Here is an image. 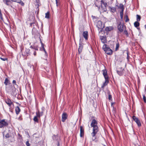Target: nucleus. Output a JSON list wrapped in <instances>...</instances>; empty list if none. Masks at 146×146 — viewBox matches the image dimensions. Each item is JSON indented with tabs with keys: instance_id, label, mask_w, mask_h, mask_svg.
I'll return each mask as SVG.
<instances>
[{
	"instance_id": "16",
	"label": "nucleus",
	"mask_w": 146,
	"mask_h": 146,
	"mask_svg": "<svg viewBox=\"0 0 146 146\" xmlns=\"http://www.w3.org/2000/svg\"><path fill=\"white\" fill-rule=\"evenodd\" d=\"M84 37L85 38L86 40L88 39V33L87 31H84L83 32L82 34Z\"/></svg>"
},
{
	"instance_id": "48",
	"label": "nucleus",
	"mask_w": 146,
	"mask_h": 146,
	"mask_svg": "<svg viewBox=\"0 0 146 146\" xmlns=\"http://www.w3.org/2000/svg\"><path fill=\"white\" fill-rule=\"evenodd\" d=\"M43 50L44 52H45V55H46V56H47V52L45 50V49L44 50Z\"/></svg>"
},
{
	"instance_id": "33",
	"label": "nucleus",
	"mask_w": 146,
	"mask_h": 146,
	"mask_svg": "<svg viewBox=\"0 0 146 146\" xmlns=\"http://www.w3.org/2000/svg\"><path fill=\"white\" fill-rule=\"evenodd\" d=\"M108 99L110 100L111 101L112 100V96L110 94V92H108Z\"/></svg>"
},
{
	"instance_id": "28",
	"label": "nucleus",
	"mask_w": 146,
	"mask_h": 146,
	"mask_svg": "<svg viewBox=\"0 0 146 146\" xmlns=\"http://www.w3.org/2000/svg\"><path fill=\"white\" fill-rule=\"evenodd\" d=\"M139 21H136L134 23V26L136 27H139V23L138 22Z\"/></svg>"
},
{
	"instance_id": "46",
	"label": "nucleus",
	"mask_w": 146,
	"mask_h": 146,
	"mask_svg": "<svg viewBox=\"0 0 146 146\" xmlns=\"http://www.w3.org/2000/svg\"><path fill=\"white\" fill-rule=\"evenodd\" d=\"M114 104V103L112 102L111 104V106L113 108H114V106H113V104Z\"/></svg>"
},
{
	"instance_id": "7",
	"label": "nucleus",
	"mask_w": 146,
	"mask_h": 146,
	"mask_svg": "<svg viewBox=\"0 0 146 146\" xmlns=\"http://www.w3.org/2000/svg\"><path fill=\"white\" fill-rule=\"evenodd\" d=\"M117 72L119 75L122 76L124 73V69L122 67L118 68L117 70Z\"/></svg>"
},
{
	"instance_id": "19",
	"label": "nucleus",
	"mask_w": 146,
	"mask_h": 146,
	"mask_svg": "<svg viewBox=\"0 0 146 146\" xmlns=\"http://www.w3.org/2000/svg\"><path fill=\"white\" fill-rule=\"evenodd\" d=\"M103 74L105 79L109 78L107 75V71L106 70H103Z\"/></svg>"
},
{
	"instance_id": "15",
	"label": "nucleus",
	"mask_w": 146,
	"mask_h": 146,
	"mask_svg": "<svg viewBox=\"0 0 146 146\" xmlns=\"http://www.w3.org/2000/svg\"><path fill=\"white\" fill-rule=\"evenodd\" d=\"M105 79V82L104 83L101 87V88H104L107 85L109 82V78Z\"/></svg>"
},
{
	"instance_id": "12",
	"label": "nucleus",
	"mask_w": 146,
	"mask_h": 146,
	"mask_svg": "<svg viewBox=\"0 0 146 146\" xmlns=\"http://www.w3.org/2000/svg\"><path fill=\"white\" fill-rule=\"evenodd\" d=\"M80 136L81 137H84V129L82 126H80Z\"/></svg>"
},
{
	"instance_id": "17",
	"label": "nucleus",
	"mask_w": 146,
	"mask_h": 146,
	"mask_svg": "<svg viewBox=\"0 0 146 146\" xmlns=\"http://www.w3.org/2000/svg\"><path fill=\"white\" fill-rule=\"evenodd\" d=\"M83 48V45H82V43L81 42H80L79 43V46L78 49L79 54H80L82 52Z\"/></svg>"
},
{
	"instance_id": "53",
	"label": "nucleus",
	"mask_w": 146,
	"mask_h": 146,
	"mask_svg": "<svg viewBox=\"0 0 146 146\" xmlns=\"http://www.w3.org/2000/svg\"><path fill=\"white\" fill-rule=\"evenodd\" d=\"M33 29H32V33H33Z\"/></svg>"
},
{
	"instance_id": "18",
	"label": "nucleus",
	"mask_w": 146,
	"mask_h": 146,
	"mask_svg": "<svg viewBox=\"0 0 146 146\" xmlns=\"http://www.w3.org/2000/svg\"><path fill=\"white\" fill-rule=\"evenodd\" d=\"M52 138L54 140H55L57 141H59L60 140V138L58 135H54L52 136Z\"/></svg>"
},
{
	"instance_id": "5",
	"label": "nucleus",
	"mask_w": 146,
	"mask_h": 146,
	"mask_svg": "<svg viewBox=\"0 0 146 146\" xmlns=\"http://www.w3.org/2000/svg\"><path fill=\"white\" fill-rule=\"evenodd\" d=\"M8 125V121L5 119H0V128L6 127Z\"/></svg>"
},
{
	"instance_id": "45",
	"label": "nucleus",
	"mask_w": 146,
	"mask_h": 146,
	"mask_svg": "<svg viewBox=\"0 0 146 146\" xmlns=\"http://www.w3.org/2000/svg\"><path fill=\"white\" fill-rule=\"evenodd\" d=\"M12 83L13 84H14L15 85H17L16 81L15 80H13V81Z\"/></svg>"
},
{
	"instance_id": "42",
	"label": "nucleus",
	"mask_w": 146,
	"mask_h": 146,
	"mask_svg": "<svg viewBox=\"0 0 146 146\" xmlns=\"http://www.w3.org/2000/svg\"><path fill=\"white\" fill-rule=\"evenodd\" d=\"M26 144L27 146H30V144L29 143L28 141L26 142Z\"/></svg>"
},
{
	"instance_id": "49",
	"label": "nucleus",
	"mask_w": 146,
	"mask_h": 146,
	"mask_svg": "<svg viewBox=\"0 0 146 146\" xmlns=\"http://www.w3.org/2000/svg\"><path fill=\"white\" fill-rule=\"evenodd\" d=\"M59 141H59V142L57 141L58 142L57 145L58 146H60Z\"/></svg>"
},
{
	"instance_id": "39",
	"label": "nucleus",
	"mask_w": 146,
	"mask_h": 146,
	"mask_svg": "<svg viewBox=\"0 0 146 146\" xmlns=\"http://www.w3.org/2000/svg\"><path fill=\"white\" fill-rule=\"evenodd\" d=\"M143 99L145 102L146 103V98L145 95H143Z\"/></svg>"
},
{
	"instance_id": "37",
	"label": "nucleus",
	"mask_w": 146,
	"mask_h": 146,
	"mask_svg": "<svg viewBox=\"0 0 146 146\" xmlns=\"http://www.w3.org/2000/svg\"><path fill=\"white\" fill-rule=\"evenodd\" d=\"M0 58L1 60L4 61L8 60V58H3L1 57H0Z\"/></svg>"
},
{
	"instance_id": "2",
	"label": "nucleus",
	"mask_w": 146,
	"mask_h": 146,
	"mask_svg": "<svg viewBox=\"0 0 146 146\" xmlns=\"http://www.w3.org/2000/svg\"><path fill=\"white\" fill-rule=\"evenodd\" d=\"M98 1H96L95 3V4L96 6L97 7L99 10H100V8L101 7L102 11V12H106L107 11V9L106 6L107 5V3L105 2L104 0H102L101 1V6L100 5H98L97 3H98Z\"/></svg>"
},
{
	"instance_id": "20",
	"label": "nucleus",
	"mask_w": 146,
	"mask_h": 146,
	"mask_svg": "<svg viewBox=\"0 0 146 146\" xmlns=\"http://www.w3.org/2000/svg\"><path fill=\"white\" fill-rule=\"evenodd\" d=\"M36 116H37L38 117L40 118V117L42 116L43 114V112L42 111L40 112L38 111H37L36 113Z\"/></svg>"
},
{
	"instance_id": "26",
	"label": "nucleus",
	"mask_w": 146,
	"mask_h": 146,
	"mask_svg": "<svg viewBox=\"0 0 146 146\" xmlns=\"http://www.w3.org/2000/svg\"><path fill=\"white\" fill-rule=\"evenodd\" d=\"M121 10V11H124V6L122 4H120L118 7Z\"/></svg>"
},
{
	"instance_id": "38",
	"label": "nucleus",
	"mask_w": 146,
	"mask_h": 146,
	"mask_svg": "<svg viewBox=\"0 0 146 146\" xmlns=\"http://www.w3.org/2000/svg\"><path fill=\"white\" fill-rule=\"evenodd\" d=\"M40 42L41 43V46L42 48V50H44V49H45L44 47V44L42 43V42L41 41Z\"/></svg>"
},
{
	"instance_id": "8",
	"label": "nucleus",
	"mask_w": 146,
	"mask_h": 146,
	"mask_svg": "<svg viewBox=\"0 0 146 146\" xmlns=\"http://www.w3.org/2000/svg\"><path fill=\"white\" fill-rule=\"evenodd\" d=\"M118 30L120 32H122L123 30V25L120 22L117 26Z\"/></svg>"
},
{
	"instance_id": "9",
	"label": "nucleus",
	"mask_w": 146,
	"mask_h": 146,
	"mask_svg": "<svg viewBox=\"0 0 146 146\" xmlns=\"http://www.w3.org/2000/svg\"><path fill=\"white\" fill-rule=\"evenodd\" d=\"M68 115L66 113H64L62 115L61 121L63 122H64L65 120L67 119Z\"/></svg>"
},
{
	"instance_id": "25",
	"label": "nucleus",
	"mask_w": 146,
	"mask_h": 146,
	"mask_svg": "<svg viewBox=\"0 0 146 146\" xmlns=\"http://www.w3.org/2000/svg\"><path fill=\"white\" fill-rule=\"evenodd\" d=\"M3 2L4 3H5L7 6L10 5L9 4V2H11V1L10 0H3Z\"/></svg>"
},
{
	"instance_id": "51",
	"label": "nucleus",
	"mask_w": 146,
	"mask_h": 146,
	"mask_svg": "<svg viewBox=\"0 0 146 146\" xmlns=\"http://www.w3.org/2000/svg\"><path fill=\"white\" fill-rule=\"evenodd\" d=\"M36 2L37 3H38L39 2V0H36Z\"/></svg>"
},
{
	"instance_id": "13",
	"label": "nucleus",
	"mask_w": 146,
	"mask_h": 146,
	"mask_svg": "<svg viewBox=\"0 0 146 146\" xmlns=\"http://www.w3.org/2000/svg\"><path fill=\"white\" fill-rule=\"evenodd\" d=\"M16 90V89L14 86H13L11 87V89H10V92L12 95H14Z\"/></svg>"
},
{
	"instance_id": "21",
	"label": "nucleus",
	"mask_w": 146,
	"mask_h": 146,
	"mask_svg": "<svg viewBox=\"0 0 146 146\" xmlns=\"http://www.w3.org/2000/svg\"><path fill=\"white\" fill-rule=\"evenodd\" d=\"M15 111L16 114L18 115L21 111V109L19 106H17L15 108Z\"/></svg>"
},
{
	"instance_id": "55",
	"label": "nucleus",
	"mask_w": 146,
	"mask_h": 146,
	"mask_svg": "<svg viewBox=\"0 0 146 146\" xmlns=\"http://www.w3.org/2000/svg\"><path fill=\"white\" fill-rule=\"evenodd\" d=\"M17 2H19V0H17Z\"/></svg>"
},
{
	"instance_id": "29",
	"label": "nucleus",
	"mask_w": 146,
	"mask_h": 146,
	"mask_svg": "<svg viewBox=\"0 0 146 146\" xmlns=\"http://www.w3.org/2000/svg\"><path fill=\"white\" fill-rule=\"evenodd\" d=\"M45 18H47V19H49L50 18V14H49V12H47L45 14Z\"/></svg>"
},
{
	"instance_id": "11",
	"label": "nucleus",
	"mask_w": 146,
	"mask_h": 146,
	"mask_svg": "<svg viewBox=\"0 0 146 146\" xmlns=\"http://www.w3.org/2000/svg\"><path fill=\"white\" fill-rule=\"evenodd\" d=\"M97 27L98 29H100V31L101 32L102 31V22L101 21H99L98 22L97 25Z\"/></svg>"
},
{
	"instance_id": "35",
	"label": "nucleus",
	"mask_w": 146,
	"mask_h": 146,
	"mask_svg": "<svg viewBox=\"0 0 146 146\" xmlns=\"http://www.w3.org/2000/svg\"><path fill=\"white\" fill-rule=\"evenodd\" d=\"M120 15L121 17V19H123V11H121L120 12Z\"/></svg>"
},
{
	"instance_id": "10",
	"label": "nucleus",
	"mask_w": 146,
	"mask_h": 146,
	"mask_svg": "<svg viewBox=\"0 0 146 146\" xmlns=\"http://www.w3.org/2000/svg\"><path fill=\"white\" fill-rule=\"evenodd\" d=\"M22 51V54L23 56H28L30 54V50L29 49H26L25 50V53H23Z\"/></svg>"
},
{
	"instance_id": "52",
	"label": "nucleus",
	"mask_w": 146,
	"mask_h": 146,
	"mask_svg": "<svg viewBox=\"0 0 146 146\" xmlns=\"http://www.w3.org/2000/svg\"><path fill=\"white\" fill-rule=\"evenodd\" d=\"M33 23H31L30 24V25L31 26H32V25L33 24Z\"/></svg>"
},
{
	"instance_id": "30",
	"label": "nucleus",
	"mask_w": 146,
	"mask_h": 146,
	"mask_svg": "<svg viewBox=\"0 0 146 146\" xmlns=\"http://www.w3.org/2000/svg\"><path fill=\"white\" fill-rule=\"evenodd\" d=\"M38 117L37 116H35L33 118L34 121L37 123L38 122Z\"/></svg>"
},
{
	"instance_id": "4",
	"label": "nucleus",
	"mask_w": 146,
	"mask_h": 146,
	"mask_svg": "<svg viewBox=\"0 0 146 146\" xmlns=\"http://www.w3.org/2000/svg\"><path fill=\"white\" fill-rule=\"evenodd\" d=\"M102 48L107 54L110 55L112 54V50L107 44H104Z\"/></svg>"
},
{
	"instance_id": "23",
	"label": "nucleus",
	"mask_w": 146,
	"mask_h": 146,
	"mask_svg": "<svg viewBox=\"0 0 146 146\" xmlns=\"http://www.w3.org/2000/svg\"><path fill=\"white\" fill-rule=\"evenodd\" d=\"M113 29V28L112 27H107L106 28V31L107 32H108L109 31H111Z\"/></svg>"
},
{
	"instance_id": "41",
	"label": "nucleus",
	"mask_w": 146,
	"mask_h": 146,
	"mask_svg": "<svg viewBox=\"0 0 146 146\" xmlns=\"http://www.w3.org/2000/svg\"><path fill=\"white\" fill-rule=\"evenodd\" d=\"M0 19L1 20H3V17H2V15L1 14V12H0Z\"/></svg>"
},
{
	"instance_id": "24",
	"label": "nucleus",
	"mask_w": 146,
	"mask_h": 146,
	"mask_svg": "<svg viewBox=\"0 0 146 146\" xmlns=\"http://www.w3.org/2000/svg\"><path fill=\"white\" fill-rule=\"evenodd\" d=\"M4 83L5 84L6 86L10 83V81L9 80L8 78H7L5 79L4 82Z\"/></svg>"
},
{
	"instance_id": "36",
	"label": "nucleus",
	"mask_w": 146,
	"mask_h": 146,
	"mask_svg": "<svg viewBox=\"0 0 146 146\" xmlns=\"http://www.w3.org/2000/svg\"><path fill=\"white\" fill-rule=\"evenodd\" d=\"M16 2L20 3L21 5L23 6L24 5V3L21 0H19V1Z\"/></svg>"
},
{
	"instance_id": "31",
	"label": "nucleus",
	"mask_w": 146,
	"mask_h": 146,
	"mask_svg": "<svg viewBox=\"0 0 146 146\" xmlns=\"http://www.w3.org/2000/svg\"><path fill=\"white\" fill-rule=\"evenodd\" d=\"M136 19L137 21H139L141 19V17L140 15H136Z\"/></svg>"
},
{
	"instance_id": "34",
	"label": "nucleus",
	"mask_w": 146,
	"mask_h": 146,
	"mask_svg": "<svg viewBox=\"0 0 146 146\" xmlns=\"http://www.w3.org/2000/svg\"><path fill=\"white\" fill-rule=\"evenodd\" d=\"M123 33L125 34V35L127 37H128L129 36L128 33L126 29L124 30Z\"/></svg>"
},
{
	"instance_id": "43",
	"label": "nucleus",
	"mask_w": 146,
	"mask_h": 146,
	"mask_svg": "<svg viewBox=\"0 0 146 146\" xmlns=\"http://www.w3.org/2000/svg\"><path fill=\"white\" fill-rule=\"evenodd\" d=\"M127 59L128 60H129V52L128 51L127 52Z\"/></svg>"
},
{
	"instance_id": "3",
	"label": "nucleus",
	"mask_w": 146,
	"mask_h": 146,
	"mask_svg": "<svg viewBox=\"0 0 146 146\" xmlns=\"http://www.w3.org/2000/svg\"><path fill=\"white\" fill-rule=\"evenodd\" d=\"M5 102L9 107V111L12 112L13 109L14 107L13 102L9 98H7V99L5 100Z\"/></svg>"
},
{
	"instance_id": "6",
	"label": "nucleus",
	"mask_w": 146,
	"mask_h": 146,
	"mask_svg": "<svg viewBox=\"0 0 146 146\" xmlns=\"http://www.w3.org/2000/svg\"><path fill=\"white\" fill-rule=\"evenodd\" d=\"M132 118L137 124L139 127H140L141 126V124L140 121L138 118L137 117L133 115L132 116Z\"/></svg>"
},
{
	"instance_id": "14",
	"label": "nucleus",
	"mask_w": 146,
	"mask_h": 146,
	"mask_svg": "<svg viewBox=\"0 0 146 146\" xmlns=\"http://www.w3.org/2000/svg\"><path fill=\"white\" fill-rule=\"evenodd\" d=\"M100 39L102 43H104L106 42V38L105 36H100Z\"/></svg>"
},
{
	"instance_id": "40",
	"label": "nucleus",
	"mask_w": 146,
	"mask_h": 146,
	"mask_svg": "<svg viewBox=\"0 0 146 146\" xmlns=\"http://www.w3.org/2000/svg\"><path fill=\"white\" fill-rule=\"evenodd\" d=\"M125 17H126V20L125 21L126 22H128V21H129V19L128 18V17L127 15H126V16Z\"/></svg>"
},
{
	"instance_id": "50",
	"label": "nucleus",
	"mask_w": 146,
	"mask_h": 146,
	"mask_svg": "<svg viewBox=\"0 0 146 146\" xmlns=\"http://www.w3.org/2000/svg\"><path fill=\"white\" fill-rule=\"evenodd\" d=\"M56 5H57V6H58V5H57L58 2L57 1V0H56Z\"/></svg>"
},
{
	"instance_id": "27",
	"label": "nucleus",
	"mask_w": 146,
	"mask_h": 146,
	"mask_svg": "<svg viewBox=\"0 0 146 146\" xmlns=\"http://www.w3.org/2000/svg\"><path fill=\"white\" fill-rule=\"evenodd\" d=\"M30 48L32 49H34L35 50H38V47L37 46L31 45L30 46Z\"/></svg>"
},
{
	"instance_id": "1",
	"label": "nucleus",
	"mask_w": 146,
	"mask_h": 146,
	"mask_svg": "<svg viewBox=\"0 0 146 146\" xmlns=\"http://www.w3.org/2000/svg\"><path fill=\"white\" fill-rule=\"evenodd\" d=\"M92 121L90 125L92 127V131L91 133L92 141H94L97 139L96 134L98 132L99 128L97 125L98 122L94 117H92L91 118Z\"/></svg>"
},
{
	"instance_id": "32",
	"label": "nucleus",
	"mask_w": 146,
	"mask_h": 146,
	"mask_svg": "<svg viewBox=\"0 0 146 146\" xmlns=\"http://www.w3.org/2000/svg\"><path fill=\"white\" fill-rule=\"evenodd\" d=\"M119 47V42H117L116 44V47L115 48V51H117L118 50Z\"/></svg>"
},
{
	"instance_id": "22",
	"label": "nucleus",
	"mask_w": 146,
	"mask_h": 146,
	"mask_svg": "<svg viewBox=\"0 0 146 146\" xmlns=\"http://www.w3.org/2000/svg\"><path fill=\"white\" fill-rule=\"evenodd\" d=\"M109 8L111 12L112 13H114L116 11V9L115 7H109Z\"/></svg>"
},
{
	"instance_id": "47",
	"label": "nucleus",
	"mask_w": 146,
	"mask_h": 146,
	"mask_svg": "<svg viewBox=\"0 0 146 146\" xmlns=\"http://www.w3.org/2000/svg\"><path fill=\"white\" fill-rule=\"evenodd\" d=\"M33 54L35 56H36V53L35 50L34 51Z\"/></svg>"
},
{
	"instance_id": "54",
	"label": "nucleus",
	"mask_w": 146,
	"mask_h": 146,
	"mask_svg": "<svg viewBox=\"0 0 146 146\" xmlns=\"http://www.w3.org/2000/svg\"><path fill=\"white\" fill-rule=\"evenodd\" d=\"M145 27L146 29V25H145Z\"/></svg>"
},
{
	"instance_id": "44",
	"label": "nucleus",
	"mask_w": 146,
	"mask_h": 146,
	"mask_svg": "<svg viewBox=\"0 0 146 146\" xmlns=\"http://www.w3.org/2000/svg\"><path fill=\"white\" fill-rule=\"evenodd\" d=\"M5 137L6 138H9L10 137V135L9 133L7 134L5 136Z\"/></svg>"
}]
</instances>
